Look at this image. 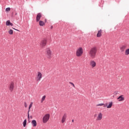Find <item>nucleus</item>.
I'll return each mask as SVG.
<instances>
[{"label":"nucleus","instance_id":"16","mask_svg":"<svg viewBox=\"0 0 129 129\" xmlns=\"http://www.w3.org/2000/svg\"><path fill=\"white\" fill-rule=\"evenodd\" d=\"M113 103L112 102H110L109 103L108 105L107 104H106V106H107V108H111V106H112Z\"/></svg>","mask_w":129,"mask_h":129},{"label":"nucleus","instance_id":"21","mask_svg":"<svg viewBox=\"0 0 129 129\" xmlns=\"http://www.w3.org/2000/svg\"><path fill=\"white\" fill-rule=\"evenodd\" d=\"M125 54L126 55H129V48L126 49V50L125 51Z\"/></svg>","mask_w":129,"mask_h":129},{"label":"nucleus","instance_id":"10","mask_svg":"<svg viewBox=\"0 0 129 129\" xmlns=\"http://www.w3.org/2000/svg\"><path fill=\"white\" fill-rule=\"evenodd\" d=\"M90 65L92 67V68H94V67L96 66V62H95L94 60H91L90 62Z\"/></svg>","mask_w":129,"mask_h":129},{"label":"nucleus","instance_id":"26","mask_svg":"<svg viewBox=\"0 0 129 129\" xmlns=\"http://www.w3.org/2000/svg\"><path fill=\"white\" fill-rule=\"evenodd\" d=\"M70 84H71V85H72L73 86V87L75 88V85H74V84L72 82H70Z\"/></svg>","mask_w":129,"mask_h":129},{"label":"nucleus","instance_id":"19","mask_svg":"<svg viewBox=\"0 0 129 129\" xmlns=\"http://www.w3.org/2000/svg\"><path fill=\"white\" fill-rule=\"evenodd\" d=\"M27 125V119H25L23 122V126L25 127Z\"/></svg>","mask_w":129,"mask_h":129},{"label":"nucleus","instance_id":"9","mask_svg":"<svg viewBox=\"0 0 129 129\" xmlns=\"http://www.w3.org/2000/svg\"><path fill=\"white\" fill-rule=\"evenodd\" d=\"M41 18H42V14L38 13L36 16V22H39Z\"/></svg>","mask_w":129,"mask_h":129},{"label":"nucleus","instance_id":"12","mask_svg":"<svg viewBox=\"0 0 129 129\" xmlns=\"http://www.w3.org/2000/svg\"><path fill=\"white\" fill-rule=\"evenodd\" d=\"M102 34V30L100 29V30H98V33L97 34V37L98 38L101 37Z\"/></svg>","mask_w":129,"mask_h":129},{"label":"nucleus","instance_id":"27","mask_svg":"<svg viewBox=\"0 0 129 129\" xmlns=\"http://www.w3.org/2000/svg\"><path fill=\"white\" fill-rule=\"evenodd\" d=\"M24 106L25 107H27L28 106V105H27V103L26 102H24Z\"/></svg>","mask_w":129,"mask_h":129},{"label":"nucleus","instance_id":"28","mask_svg":"<svg viewBox=\"0 0 129 129\" xmlns=\"http://www.w3.org/2000/svg\"><path fill=\"white\" fill-rule=\"evenodd\" d=\"M117 93H118V92H117V91H115V92H114V94H115V95L117 94Z\"/></svg>","mask_w":129,"mask_h":129},{"label":"nucleus","instance_id":"33","mask_svg":"<svg viewBox=\"0 0 129 129\" xmlns=\"http://www.w3.org/2000/svg\"><path fill=\"white\" fill-rule=\"evenodd\" d=\"M16 15H17V13H16V14H15Z\"/></svg>","mask_w":129,"mask_h":129},{"label":"nucleus","instance_id":"14","mask_svg":"<svg viewBox=\"0 0 129 129\" xmlns=\"http://www.w3.org/2000/svg\"><path fill=\"white\" fill-rule=\"evenodd\" d=\"M102 119V113H99L98 117H97V120H101Z\"/></svg>","mask_w":129,"mask_h":129},{"label":"nucleus","instance_id":"7","mask_svg":"<svg viewBox=\"0 0 129 129\" xmlns=\"http://www.w3.org/2000/svg\"><path fill=\"white\" fill-rule=\"evenodd\" d=\"M14 88H15V84H14V82H11L9 86V90L11 92H13Z\"/></svg>","mask_w":129,"mask_h":129},{"label":"nucleus","instance_id":"11","mask_svg":"<svg viewBox=\"0 0 129 129\" xmlns=\"http://www.w3.org/2000/svg\"><path fill=\"white\" fill-rule=\"evenodd\" d=\"M117 99L118 100V101H123V100H124V97H123V95H122L119 96Z\"/></svg>","mask_w":129,"mask_h":129},{"label":"nucleus","instance_id":"4","mask_svg":"<svg viewBox=\"0 0 129 129\" xmlns=\"http://www.w3.org/2000/svg\"><path fill=\"white\" fill-rule=\"evenodd\" d=\"M46 54L47 55V57L49 59H51V56H52V51H51V49H50V48H46Z\"/></svg>","mask_w":129,"mask_h":129},{"label":"nucleus","instance_id":"6","mask_svg":"<svg viewBox=\"0 0 129 129\" xmlns=\"http://www.w3.org/2000/svg\"><path fill=\"white\" fill-rule=\"evenodd\" d=\"M41 79H42V73L39 72L37 73V77L36 78L37 81H41Z\"/></svg>","mask_w":129,"mask_h":129},{"label":"nucleus","instance_id":"20","mask_svg":"<svg viewBox=\"0 0 129 129\" xmlns=\"http://www.w3.org/2000/svg\"><path fill=\"white\" fill-rule=\"evenodd\" d=\"M103 105H104V107H106V105H104L103 103L99 104L97 105V106H102Z\"/></svg>","mask_w":129,"mask_h":129},{"label":"nucleus","instance_id":"18","mask_svg":"<svg viewBox=\"0 0 129 129\" xmlns=\"http://www.w3.org/2000/svg\"><path fill=\"white\" fill-rule=\"evenodd\" d=\"M39 25L41 26V27H44L45 23L42 21H39Z\"/></svg>","mask_w":129,"mask_h":129},{"label":"nucleus","instance_id":"32","mask_svg":"<svg viewBox=\"0 0 129 129\" xmlns=\"http://www.w3.org/2000/svg\"><path fill=\"white\" fill-rule=\"evenodd\" d=\"M45 22H47V19H45Z\"/></svg>","mask_w":129,"mask_h":129},{"label":"nucleus","instance_id":"3","mask_svg":"<svg viewBox=\"0 0 129 129\" xmlns=\"http://www.w3.org/2000/svg\"><path fill=\"white\" fill-rule=\"evenodd\" d=\"M50 118V114H46L44 115V116L43 117L42 121L43 123H46L49 120V119Z\"/></svg>","mask_w":129,"mask_h":129},{"label":"nucleus","instance_id":"15","mask_svg":"<svg viewBox=\"0 0 129 129\" xmlns=\"http://www.w3.org/2000/svg\"><path fill=\"white\" fill-rule=\"evenodd\" d=\"M31 124H32L33 126H37V121H36V120H32Z\"/></svg>","mask_w":129,"mask_h":129},{"label":"nucleus","instance_id":"24","mask_svg":"<svg viewBox=\"0 0 129 129\" xmlns=\"http://www.w3.org/2000/svg\"><path fill=\"white\" fill-rule=\"evenodd\" d=\"M9 33L10 34V35H13V30L10 29L9 31Z\"/></svg>","mask_w":129,"mask_h":129},{"label":"nucleus","instance_id":"31","mask_svg":"<svg viewBox=\"0 0 129 129\" xmlns=\"http://www.w3.org/2000/svg\"><path fill=\"white\" fill-rule=\"evenodd\" d=\"M72 122H74V119H73V120H72Z\"/></svg>","mask_w":129,"mask_h":129},{"label":"nucleus","instance_id":"25","mask_svg":"<svg viewBox=\"0 0 129 129\" xmlns=\"http://www.w3.org/2000/svg\"><path fill=\"white\" fill-rule=\"evenodd\" d=\"M6 12H9L10 11H11V8H7L6 9Z\"/></svg>","mask_w":129,"mask_h":129},{"label":"nucleus","instance_id":"5","mask_svg":"<svg viewBox=\"0 0 129 129\" xmlns=\"http://www.w3.org/2000/svg\"><path fill=\"white\" fill-rule=\"evenodd\" d=\"M47 45V39H44L42 40L40 42V46L41 47H45Z\"/></svg>","mask_w":129,"mask_h":129},{"label":"nucleus","instance_id":"17","mask_svg":"<svg viewBox=\"0 0 129 129\" xmlns=\"http://www.w3.org/2000/svg\"><path fill=\"white\" fill-rule=\"evenodd\" d=\"M125 48H126V46L125 45H122L120 47L121 52H123L124 50H125Z\"/></svg>","mask_w":129,"mask_h":129},{"label":"nucleus","instance_id":"30","mask_svg":"<svg viewBox=\"0 0 129 129\" xmlns=\"http://www.w3.org/2000/svg\"><path fill=\"white\" fill-rule=\"evenodd\" d=\"M13 29H14V30H15L16 31H19V30H17V29H15V28H13Z\"/></svg>","mask_w":129,"mask_h":129},{"label":"nucleus","instance_id":"22","mask_svg":"<svg viewBox=\"0 0 129 129\" xmlns=\"http://www.w3.org/2000/svg\"><path fill=\"white\" fill-rule=\"evenodd\" d=\"M10 24H11V21L10 20H8L6 22V25L7 26H10Z\"/></svg>","mask_w":129,"mask_h":129},{"label":"nucleus","instance_id":"23","mask_svg":"<svg viewBox=\"0 0 129 129\" xmlns=\"http://www.w3.org/2000/svg\"><path fill=\"white\" fill-rule=\"evenodd\" d=\"M45 99H46V96L44 95L42 98L41 103L43 102L44 101V100H45Z\"/></svg>","mask_w":129,"mask_h":129},{"label":"nucleus","instance_id":"1","mask_svg":"<svg viewBox=\"0 0 129 129\" xmlns=\"http://www.w3.org/2000/svg\"><path fill=\"white\" fill-rule=\"evenodd\" d=\"M96 53H97V47H92L89 51V55L93 59H94L95 56H96Z\"/></svg>","mask_w":129,"mask_h":129},{"label":"nucleus","instance_id":"13","mask_svg":"<svg viewBox=\"0 0 129 129\" xmlns=\"http://www.w3.org/2000/svg\"><path fill=\"white\" fill-rule=\"evenodd\" d=\"M32 105H33V102H31L29 105V110H28V119H30V115H29V112H30V109L31 108V107H32Z\"/></svg>","mask_w":129,"mask_h":129},{"label":"nucleus","instance_id":"2","mask_svg":"<svg viewBox=\"0 0 129 129\" xmlns=\"http://www.w3.org/2000/svg\"><path fill=\"white\" fill-rule=\"evenodd\" d=\"M83 54V49L82 47H79L76 51V56L77 57H80L81 56H82V54Z\"/></svg>","mask_w":129,"mask_h":129},{"label":"nucleus","instance_id":"8","mask_svg":"<svg viewBox=\"0 0 129 129\" xmlns=\"http://www.w3.org/2000/svg\"><path fill=\"white\" fill-rule=\"evenodd\" d=\"M66 118H67V114L65 113L62 116V119H61V123H64L65 121H66Z\"/></svg>","mask_w":129,"mask_h":129},{"label":"nucleus","instance_id":"29","mask_svg":"<svg viewBox=\"0 0 129 129\" xmlns=\"http://www.w3.org/2000/svg\"><path fill=\"white\" fill-rule=\"evenodd\" d=\"M13 23H10V26H13Z\"/></svg>","mask_w":129,"mask_h":129}]
</instances>
